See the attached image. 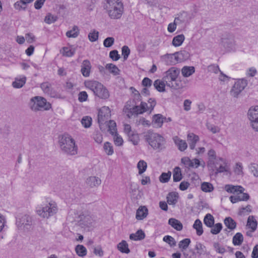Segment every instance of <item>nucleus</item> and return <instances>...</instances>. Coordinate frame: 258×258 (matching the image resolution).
<instances>
[{"label": "nucleus", "mask_w": 258, "mask_h": 258, "mask_svg": "<svg viewBox=\"0 0 258 258\" xmlns=\"http://www.w3.org/2000/svg\"><path fill=\"white\" fill-rule=\"evenodd\" d=\"M213 246L216 252L218 253L223 254L226 251L225 248L221 246L218 242L214 243Z\"/></svg>", "instance_id": "obj_60"}, {"label": "nucleus", "mask_w": 258, "mask_h": 258, "mask_svg": "<svg viewBox=\"0 0 258 258\" xmlns=\"http://www.w3.org/2000/svg\"><path fill=\"white\" fill-rule=\"evenodd\" d=\"M224 222L225 226L231 230H234L236 227V223L230 217H226Z\"/></svg>", "instance_id": "obj_29"}, {"label": "nucleus", "mask_w": 258, "mask_h": 258, "mask_svg": "<svg viewBox=\"0 0 258 258\" xmlns=\"http://www.w3.org/2000/svg\"><path fill=\"white\" fill-rule=\"evenodd\" d=\"M127 136L128 137V140L132 142L134 145H136L138 144L139 138L138 134H134L133 132Z\"/></svg>", "instance_id": "obj_54"}, {"label": "nucleus", "mask_w": 258, "mask_h": 258, "mask_svg": "<svg viewBox=\"0 0 258 258\" xmlns=\"http://www.w3.org/2000/svg\"><path fill=\"white\" fill-rule=\"evenodd\" d=\"M184 39L185 37L184 35H178L173 38L172 43L174 46H180L183 43Z\"/></svg>", "instance_id": "obj_32"}, {"label": "nucleus", "mask_w": 258, "mask_h": 258, "mask_svg": "<svg viewBox=\"0 0 258 258\" xmlns=\"http://www.w3.org/2000/svg\"><path fill=\"white\" fill-rule=\"evenodd\" d=\"M190 243V240L189 238H185L179 242V248L181 249L182 250L186 249L189 245Z\"/></svg>", "instance_id": "obj_47"}, {"label": "nucleus", "mask_w": 258, "mask_h": 258, "mask_svg": "<svg viewBox=\"0 0 258 258\" xmlns=\"http://www.w3.org/2000/svg\"><path fill=\"white\" fill-rule=\"evenodd\" d=\"M148 214V210L146 206H140L137 210L136 218L138 220L145 218Z\"/></svg>", "instance_id": "obj_17"}, {"label": "nucleus", "mask_w": 258, "mask_h": 258, "mask_svg": "<svg viewBox=\"0 0 258 258\" xmlns=\"http://www.w3.org/2000/svg\"><path fill=\"white\" fill-rule=\"evenodd\" d=\"M47 210L45 209V206L43 207H38L36 209L37 214L42 218H48L49 214L47 213Z\"/></svg>", "instance_id": "obj_35"}, {"label": "nucleus", "mask_w": 258, "mask_h": 258, "mask_svg": "<svg viewBox=\"0 0 258 258\" xmlns=\"http://www.w3.org/2000/svg\"><path fill=\"white\" fill-rule=\"evenodd\" d=\"M163 240L168 243L171 247H173L176 245V241L172 236L169 235L165 236Z\"/></svg>", "instance_id": "obj_49"}, {"label": "nucleus", "mask_w": 258, "mask_h": 258, "mask_svg": "<svg viewBox=\"0 0 258 258\" xmlns=\"http://www.w3.org/2000/svg\"><path fill=\"white\" fill-rule=\"evenodd\" d=\"M57 19L56 16H54L50 14H48L45 16L44 21L47 24H51L55 22L57 20Z\"/></svg>", "instance_id": "obj_56"}, {"label": "nucleus", "mask_w": 258, "mask_h": 258, "mask_svg": "<svg viewBox=\"0 0 258 258\" xmlns=\"http://www.w3.org/2000/svg\"><path fill=\"white\" fill-rule=\"evenodd\" d=\"M243 241V237L241 233H237L233 237L232 242L234 245H240Z\"/></svg>", "instance_id": "obj_34"}, {"label": "nucleus", "mask_w": 258, "mask_h": 258, "mask_svg": "<svg viewBox=\"0 0 258 258\" xmlns=\"http://www.w3.org/2000/svg\"><path fill=\"white\" fill-rule=\"evenodd\" d=\"M248 82L245 79H239L235 82L231 90L230 94L231 96L238 98L240 94L247 86Z\"/></svg>", "instance_id": "obj_6"}, {"label": "nucleus", "mask_w": 258, "mask_h": 258, "mask_svg": "<svg viewBox=\"0 0 258 258\" xmlns=\"http://www.w3.org/2000/svg\"><path fill=\"white\" fill-rule=\"evenodd\" d=\"M187 140L189 144V148L191 150H194L195 148L197 143L199 141V137L195 134L190 133L187 135Z\"/></svg>", "instance_id": "obj_15"}, {"label": "nucleus", "mask_w": 258, "mask_h": 258, "mask_svg": "<svg viewBox=\"0 0 258 258\" xmlns=\"http://www.w3.org/2000/svg\"><path fill=\"white\" fill-rule=\"evenodd\" d=\"M147 104L146 102H141L140 105H135V109L136 110V115L139 114H142L147 111L146 107Z\"/></svg>", "instance_id": "obj_39"}, {"label": "nucleus", "mask_w": 258, "mask_h": 258, "mask_svg": "<svg viewBox=\"0 0 258 258\" xmlns=\"http://www.w3.org/2000/svg\"><path fill=\"white\" fill-rule=\"evenodd\" d=\"M105 68L108 70L110 73L113 74L114 76L119 75L120 70L114 64L112 63H108L106 65Z\"/></svg>", "instance_id": "obj_30"}, {"label": "nucleus", "mask_w": 258, "mask_h": 258, "mask_svg": "<svg viewBox=\"0 0 258 258\" xmlns=\"http://www.w3.org/2000/svg\"><path fill=\"white\" fill-rule=\"evenodd\" d=\"M201 189L206 192H211L214 189V187L210 182H204L201 184Z\"/></svg>", "instance_id": "obj_43"}, {"label": "nucleus", "mask_w": 258, "mask_h": 258, "mask_svg": "<svg viewBox=\"0 0 258 258\" xmlns=\"http://www.w3.org/2000/svg\"><path fill=\"white\" fill-rule=\"evenodd\" d=\"M92 122V118L89 116L84 117L81 121L82 124L85 128L90 126Z\"/></svg>", "instance_id": "obj_55"}, {"label": "nucleus", "mask_w": 258, "mask_h": 258, "mask_svg": "<svg viewBox=\"0 0 258 258\" xmlns=\"http://www.w3.org/2000/svg\"><path fill=\"white\" fill-rule=\"evenodd\" d=\"M95 221V217L91 214H82L80 216L79 224L84 226L90 227Z\"/></svg>", "instance_id": "obj_11"}, {"label": "nucleus", "mask_w": 258, "mask_h": 258, "mask_svg": "<svg viewBox=\"0 0 258 258\" xmlns=\"http://www.w3.org/2000/svg\"><path fill=\"white\" fill-rule=\"evenodd\" d=\"M26 80V77H23L21 79L16 78L15 81L13 82L12 85L15 88H22L25 84Z\"/></svg>", "instance_id": "obj_38"}, {"label": "nucleus", "mask_w": 258, "mask_h": 258, "mask_svg": "<svg viewBox=\"0 0 258 258\" xmlns=\"http://www.w3.org/2000/svg\"><path fill=\"white\" fill-rule=\"evenodd\" d=\"M248 116L252 127L258 132V106L250 108L248 112Z\"/></svg>", "instance_id": "obj_8"}, {"label": "nucleus", "mask_w": 258, "mask_h": 258, "mask_svg": "<svg viewBox=\"0 0 258 258\" xmlns=\"http://www.w3.org/2000/svg\"><path fill=\"white\" fill-rule=\"evenodd\" d=\"M222 225L220 223H216L213 225L212 227H211V233L213 234L216 235L220 233L222 229Z\"/></svg>", "instance_id": "obj_44"}, {"label": "nucleus", "mask_w": 258, "mask_h": 258, "mask_svg": "<svg viewBox=\"0 0 258 258\" xmlns=\"http://www.w3.org/2000/svg\"><path fill=\"white\" fill-rule=\"evenodd\" d=\"M249 168L253 175L254 176L258 177V165L255 163H252L250 165Z\"/></svg>", "instance_id": "obj_63"}, {"label": "nucleus", "mask_w": 258, "mask_h": 258, "mask_svg": "<svg viewBox=\"0 0 258 258\" xmlns=\"http://www.w3.org/2000/svg\"><path fill=\"white\" fill-rule=\"evenodd\" d=\"M177 56V52H176L174 54H168L167 56H165V58L166 59V61L167 63L173 64L180 61V60L178 59Z\"/></svg>", "instance_id": "obj_24"}, {"label": "nucleus", "mask_w": 258, "mask_h": 258, "mask_svg": "<svg viewBox=\"0 0 258 258\" xmlns=\"http://www.w3.org/2000/svg\"><path fill=\"white\" fill-rule=\"evenodd\" d=\"M204 224L208 227H212L214 224V218L210 214H207L204 217Z\"/></svg>", "instance_id": "obj_31"}, {"label": "nucleus", "mask_w": 258, "mask_h": 258, "mask_svg": "<svg viewBox=\"0 0 258 258\" xmlns=\"http://www.w3.org/2000/svg\"><path fill=\"white\" fill-rule=\"evenodd\" d=\"M98 32L94 30L93 32H90L88 35V38L90 41L94 42L98 38Z\"/></svg>", "instance_id": "obj_61"}, {"label": "nucleus", "mask_w": 258, "mask_h": 258, "mask_svg": "<svg viewBox=\"0 0 258 258\" xmlns=\"http://www.w3.org/2000/svg\"><path fill=\"white\" fill-rule=\"evenodd\" d=\"M103 148L105 153L108 155H111L113 154L114 152L113 147L110 143L108 142H105L104 144Z\"/></svg>", "instance_id": "obj_46"}, {"label": "nucleus", "mask_w": 258, "mask_h": 258, "mask_svg": "<svg viewBox=\"0 0 258 258\" xmlns=\"http://www.w3.org/2000/svg\"><path fill=\"white\" fill-rule=\"evenodd\" d=\"M110 110L108 107H101L98 114V121L100 125L108 122L110 117Z\"/></svg>", "instance_id": "obj_9"}, {"label": "nucleus", "mask_w": 258, "mask_h": 258, "mask_svg": "<svg viewBox=\"0 0 258 258\" xmlns=\"http://www.w3.org/2000/svg\"><path fill=\"white\" fill-rule=\"evenodd\" d=\"M193 228L196 230V233L198 236H201L203 233L202 223L199 219H197L193 225Z\"/></svg>", "instance_id": "obj_26"}, {"label": "nucleus", "mask_w": 258, "mask_h": 258, "mask_svg": "<svg viewBox=\"0 0 258 258\" xmlns=\"http://www.w3.org/2000/svg\"><path fill=\"white\" fill-rule=\"evenodd\" d=\"M173 180L174 182L179 181L181 180L182 176L181 173L180 168L178 167H176L173 171Z\"/></svg>", "instance_id": "obj_41"}, {"label": "nucleus", "mask_w": 258, "mask_h": 258, "mask_svg": "<svg viewBox=\"0 0 258 258\" xmlns=\"http://www.w3.org/2000/svg\"><path fill=\"white\" fill-rule=\"evenodd\" d=\"M208 71L210 73H214L215 74H217L218 72H220L221 71L219 68V66L216 64H211L208 66Z\"/></svg>", "instance_id": "obj_62"}, {"label": "nucleus", "mask_w": 258, "mask_h": 258, "mask_svg": "<svg viewBox=\"0 0 258 258\" xmlns=\"http://www.w3.org/2000/svg\"><path fill=\"white\" fill-rule=\"evenodd\" d=\"M152 124L154 127H161V115L160 114H155L153 116Z\"/></svg>", "instance_id": "obj_33"}, {"label": "nucleus", "mask_w": 258, "mask_h": 258, "mask_svg": "<svg viewBox=\"0 0 258 258\" xmlns=\"http://www.w3.org/2000/svg\"><path fill=\"white\" fill-rule=\"evenodd\" d=\"M75 53V49H70L67 47H64L63 48V52L62 54L63 55L67 56V57H71Z\"/></svg>", "instance_id": "obj_52"}, {"label": "nucleus", "mask_w": 258, "mask_h": 258, "mask_svg": "<svg viewBox=\"0 0 258 258\" xmlns=\"http://www.w3.org/2000/svg\"><path fill=\"white\" fill-rule=\"evenodd\" d=\"M243 191H241L236 194L238 196L239 201H247L249 199L248 194L246 193H243Z\"/></svg>", "instance_id": "obj_59"}, {"label": "nucleus", "mask_w": 258, "mask_h": 258, "mask_svg": "<svg viewBox=\"0 0 258 258\" xmlns=\"http://www.w3.org/2000/svg\"><path fill=\"white\" fill-rule=\"evenodd\" d=\"M135 108V105L132 104V101H128L126 103L123 109V111L128 118H131L132 116L134 115H136V111H135L136 110Z\"/></svg>", "instance_id": "obj_13"}, {"label": "nucleus", "mask_w": 258, "mask_h": 258, "mask_svg": "<svg viewBox=\"0 0 258 258\" xmlns=\"http://www.w3.org/2000/svg\"><path fill=\"white\" fill-rule=\"evenodd\" d=\"M91 69V64L90 61L88 59L83 60L81 64V72L83 76L87 77H89Z\"/></svg>", "instance_id": "obj_14"}, {"label": "nucleus", "mask_w": 258, "mask_h": 258, "mask_svg": "<svg viewBox=\"0 0 258 258\" xmlns=\"http://www.w3.org/2000/svg\"><path fill=\"white\" fill-rule=\"evenodd\" d=\"M118 249L122 253H128L130 250L128 247V244L125 240H122L117 244Z\"/></svg>", "instance_id": "obj_27"}, {"label": "nucleus", "mask_w": 258, "mask_h": 258, "mask_svg": "<svg viewBox=\"0 0 258 258\" xmlns=\"http://www.w3.org/2000/svg\"><path fill=\"white\" fill-rule=\"evenodd\" d=\"M41 88L45 93L47 94L52 88L50 84L45 82L41 84Z\"/></svg>", "instance_id": "obj_64"}, {"label": "nucleus", "mask_w": 258, "mask_h": 258, "mask_svg": "<svg viewBox=\"0 0 258 258\" xmlns=\"http://www.w3.org/2000/svg\"><path fill=\"white\" fill-rule=\"evenodd\" d=\"M32 224V218L29 215L26 214L17 218L16 221L17 226L21 229L26 228L27 229H29Z\"/></svg>", "instance_id": "obj_10"}, {"label": "nucleus", "mask_w": 258, "mask_h": 258, "mask_svg": "<svg viewBox=\"0 0 258 258\" xmlns=\"http://www.w3.org/2000/svg\"><path fill=\"white\" fill-rule=\"evenodd\" d=\"M85 84L99 98L106 99L109 97L108 90L101 83L96 81H89L85 82Z\"/></svg>", "instance_id": "obj_3"}, {"label": "nucleus", "mask_w": 258, "mask_h": 258, "mask_svg": "<svg viewBox=\"0 0 258 258\" xmlns=\"http://www.w3.org/2000/svg\"><path fill=\"white\" fill-rule=\"evenodd\" d=\"M181 72L184 77H188L195 72V69L193 66H184L182 68Z\"/></svg>", "instance_id": "obj_21"}, {"label": "nucleus", "mask_w": 258, "mask_h": 258, "mask_svg": "<svg viewBox=\"0 0 258 258\" xmlns=\"http://www.w3.org/2000/svg\"><path fill=\"white\" fill-rule=\"evenodd\" d=\"M30 107L35 111L44 110H47L51 108V104L46 100L40 96H35L31 99L29 103Z\"/></svg>", "instance_id": "obj_4"}, {"label": "nucleus", "mask_w": 258, "mask_h": 258, "mask_svg": "<svg viewBox=\"0 0 258 258\" xmlns=\"http://www.w3.org/2000/svg\"><path fill=\"white\" fill-rule=\"evenodd\" d=\"M225 190L230 193H235L239 192L241 191H244V189L243 187H242L241 186H234V185H226L225 186Z\"/></svg>", "instance_id": "obj_25"}, {"label": "nucleus", "mask_w": 258, "mask_h": 258, "mask_svg": "<svg viewBox=\"0 0 258 258\" xmlns=\"http://www.w3.org/2000/svg\"><path fill=\"white\" fill-rule=\"evenodd\" d=\"M168 224L177 231H181L183 228L182 224L180 221L174 218L169 219Z\"/></svg>", "instance_id": "obj_22"}, {"label": "nucleus", "mask_w": 258, "mask_h": 258, "mask_svg": "<svg viewBox=\"0 0 258 258\" xmlns=\"http://www.w3.org/2000/svg\"><path fill=\"white\" fill-rule=\"evenodd\" d=\"M108 131L110 133L113 135L114 133H116V123L114 121L109 120L108 123Z\"/></svg>", "instance_id": "obj_50"}, {"label": "nucleus", "mask_w": 258, "mask_h": 258, "mask_svg": "<svg viewBox=\"0 0 258 258\" xmlns=\"http://www.w3.org/2000/svg\"><path fill=\"white\" fill-rule=\"evenodd\" d=\"M195 248L197 250V254L199 256L204 254L205 252V249L206 247L201 243H197Z\"/></svg>", "instance_id": "obj_48"}, {"label": "nucleus", "mask_w": 258, "mask_h": 258, "mask_svg": "<svg viewBox=\"0 0 258 258\" xmlns=\"http://www.w3.org/2000/svg\"><path fill=\"white\" fill-rule=\"evenodd\" d=\"M216 171L215 174H217L219 173H222L224 172H227L228 170V167L227 165V163L225 162H223V164H220L219 167L215 168Z\"/></svg>", "instance_id": "obj_51"}, {"label": "nucleus", "mask_w": 258, "mask_h": 258, "mask_svg": "<svg viewBox=\"0 0 258 258\" xmlns=\"http://www.w3.org/2000/svg\"><path fill=\"white\" fill-rule=\"evenodd\" d=\"M79 34V29L78 26H74L73 29L66 33L68 37L76 38Z\"/></svg>", "instance_id": "obj_37"}, {"label": "nucleus", "mask_w": 258, "mask_h": 258, "mask_svg": "<svg viewBox=\"0 0 258 258\" xmlns=\"http://www.w3.org/2000/svg\"><path fill=\"white\" fill-rule=\"evenodd\" d=\"M222 43L227 51H234L236 49L235 41L232 36L228 38H223Z\"/></svg>", "instance_id": "obj_12"}, {"label": "nucleus", "mask_w": 258, "mask_h": 258, "mask_svg": "<svg viewBox=\"0 0 258 258\" xmlns=\"http://www.w3.org/2000/svg\"><path fill=\"white\" fill-rule=\"evenodd\" d=\"M180 70L176 67H171L164 73L162 78V92L165 91V86H168L172 81L177 78L179 75Z\"/></svg>", "instance_id": "obj_5"}, {"label": "nucleus", "mask_w": 258, "mask_h": 258, "mask_svg": "<svg viewBox=\"0 0 258 258\" xmlns=\"http://www.w3.org/2000/svg\"><path fill=\"white\" fill-rule=\"evenodd\" d=\"M178 194L176 192H169L167 197V202L169 205H175L177 202Z\"/></svg>", "instance_id": "obj_20"}, {"label": "nucleus", "mask_w": 258, "mask_h": 258, "mask_svg": "<svg viewBox=\"0 0 258 258\" xmlns=\"http://www.w3.org/2000/svg\"><path fill=\"white\" fill-rule=\"evenodd\" d=\"M173 140L179 151H184L187 148V144L185 140H181L177 136L174 137Z\"/></svg>", "instance_id": "obj_16"}, {"label": "nucleus", "mask_w": 258, "mask_h": 258, "mask_svg": "<svg viewBox=\"0 0 258 258\" xmlns=\"http://www.w3.org/2000/svg\"><path fill=\"white\" fill-rule=\"evenodd\" d=\"M59 147L63 152L69 155L77 154L78 148L75 140L69 135H63L59 138Z\"/></svg>", "instance_id": "obj_2"}, {"label": "nucleus", "mask_w": 258, "mask_h": 258, "mask_svg": "<svg viewBox=\"0 0 258 258\" xmlns=\"http://www.w3.org/2000/svg\"><path fill=\"white\" fill-rule=\"evenodd\" d=\"M177 57L180 60V61L183 60H186L189 58V54L186 50H181L180 52H177Z\"/></svg>", "instance_id": "obj_45"}, {"label": "nucleus", "mask_w": 258, "mask_h": 258, "mask_svg": "<svg viewBox=\"0 0 258 258\" xmlns=\"http://www.w3.org/2000/svg\"><path fill=\"white\" fill-rule=\"evenodd\" d=\"M45 209L47 210V213L49 214V217L52 216L57 211V207L55 203H49L46 205Z\"/></svg>", "instance_id": "obj_19"}, {"label": "nucleus", "mask_w": 258, "mask_h": 258, "mask_svg": "<svg viewBox=\"0 0 258 258\" xmlns=\"http://www.w3.org/2000/svg\"><path fill=\"white\" fill-rule=\"evenodd\" d=\"M149 145L154 149H158L161 143V136L157 133L149 131L145 136Z\"/></svg>", "instance_id": "obj_7"}, {"label": "nucleus", "mask_w": 258, "mask_h": 258, "mask_svg": "<svg viewBox=\"0 0 258 258\" xmlns=\"http://www.w3.org/2000/svg\"><path fill=\"white\" fill-rule=\"evenodd\" d=\"M168 86L175 89H178L183 88V85L181 81L178 80L177 79H175V81H172V82H171V84H169Z\"/></svg>", "instance_id": "obj_53"}, {"label": "nucleus", "mask_w": 258, "mask_h": 258, "mask_svg": "<svg viewBox=\"0 0 258 258\" xmlns=\"http://www.w3.org/2000/svg\"><path fill=\"white\" fill-rule=\"evenodd\" d=\"M104 8L111 19H119L123 13V6L120 0H106Z\"/></svg>", "instance_id": "obj_1"}, {"label": "nucleus", "mask_w": 258, "mask_h": 258, "mask_svg": "<svg viewBox=\"0 0 258 258\" xmlns=\"http://www.w3.org/2000/svg\"><path fill=\"white\" fill-rule=\"evenodd\" d=\"M77 254L81 257H84L87 254V249L83 245H78L75 248Z\"/></svg>", "instance_id": "obj_36"}, {"label": "nucleus", "mask_w": 258, "mask_h": 258, "mask_svg": "<svg viewBox=\"0 0 258 258\" xmlns=\"http://www.w3.org/2000/svg\"><path fill=\"white\" fill-rule=\"evenodd\" d=\"M174 20L175 22H177L178 24H179V23L178 22V20H179L180 22L185 23L188 20L187 13L183 12L177 17H176Z\"/></svg>", "instance_id": "obj_42"}, {"label": "nucleus", "mask_w": 258, "mask_h": 258, "mask_svg": "<svg viewBox=\"0 0 258 258\" xmlns=\"http://www.w3.org/2000/svg\"><path fill=\"white\" fill-rule=\"evenodd\" d=\"M122 55L124 60H126L130 54V49L127 46L124 45L121 49Z\"/></svg>", "instance_id": "obj_57"}, {"label": "nucleus", "mask_w": 258, "mask_h": 258, "mask_svg": "<svg viewBox=\"0 0 258 258\" xmlns=\"http://www.w3.org/2000/svg\"><path fill=\"white\" fill-rule=\"evenodd\" d=\"M145 237V233L141 229L138 230L135 233L131 234L130 235V239L135 241L142 240Z\"/></svg>", "instance_id": "obj_23"}, {"label": "nucleus", "mask_w": 258, "mask_h": 258, "mask_svg": "<svg viewBox=\"0 0 258 258\" xmlns=\"http://www.w3.org/2000/svg\"><path fill=\"white\" fill-rule=\"evenodd\" d=\"M101 182V179L96 176H91L87 179L86 183L91 187H97Z\"/></svg>", "instance_id": "obj_18"}, {"label": "nucleus", "mask_w": 258, "mask_h": 258, "mask_svg": "<svg viewBox=\"0 0 258 258\" xmlns=\"http://www.w3.org/2000/svg\"><path fill=\"white\" fill-rule=\"evenodd\" d=\"M137 168L139 170V174L141 175L146 170L147 164L144 160H140L137 164Z\"/></svg>", "instance_id": "obj_40"}, {"label": "nucleus", "mask_w": 258, "mask_h": 258, "mask_svg": "<svg viewBox=\"0 0 258 258\" xmlns=\"http://www.w3.org/2000/svg\"><path fill=\"white\" fill-rule=\"evenodd\" d=\"M114 42V38L112 37H109L104 39L103 41V45L106 47H110L113 44Z\"/></svg>", "instance_id": "obj_58"}, {"label": "nucleus", "mask_w": 258, "mask_h": 258, "mask_svg": "<svg viewBox=\"0 0 258 258\" xmlns=\"http://www.w3.org/2000/svg\"><path fill=\"white\" fill-rule=\"evenodd\" d=\"M247 226L251 229V232H253L256 230L257 227V221L254 219L253 216H249L247 219Z\"/></svg>", "instance_id": "obj_28"}]
</instances>
